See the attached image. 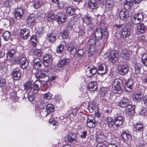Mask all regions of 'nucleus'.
I'll return each instance as SVG.
<instances>
[{
	"mask_svg": "<svg viewBox=\"0 0 147 147\" xmlns=\"http://www.w3.org/2000/svg\"><path fill=\"white\" fill-rule=\"evenodd\" d=\"M52 58L51 55L45 54L43 57V64L45 66L48 67L51 65L52 63Z\"/></svg>",
	"mask_w": 147,
	"mask_h": 147,
	"instance_id": "9",
	"label": "nucleus"
},
{
	"mask_svg": "<svg viewBox=\"0 0 147 147\" xmlns=\"http://www.w3.org/2000/svg\"><path fill=\"white\" fill-rule=\"evenodd\" d=\"M135 24H134L132 22H129L127 24L128 28L130 30H133L134 27V25Z\"/></svg>",
	"mask_w": 147,
	"mask_h": 147,
	"instance_id": "62",
	"label": "nucleus"
},
{
	"mask_svg": "<svg viewBox=\"0 0 147 147\" xmlns=\"http://www.w3.org/2000/svg\"><path fill=\"white\" fill-rule=\"evenodd\" d=\"M87 125L90 128H93L95 127L96 123L93 120L88 119L87 120Z\"/></svg>",
	"mask_w": 147,
	"mask_h": 147,
	"instance_id": "46",
	"label": "nucleus"
},
{
	"mask_svg": "<svg viewBox=\"0 0 147 147\" xmlns=\"http://www.w3.org/2000/svg\"><path fill=\"white\" fill-rule=\"evenodd\" d=\"M68 32L63 30L61 33V37L63 39H67L68 37Z\"/></svg>",
	"mask_w": 147,
	"mask_h": 147,
	"instance_id": "53",
	"label": "nucleus"
},
{
	"mask_svg": "<svg viewBox=\"0 0 147 147\" xmlns=\"http://www.w3.org/2000/svg\"><path fill=\"white\" fill-rule=\"evenodd\" d=\"M121 35L123 38H128L130 35V31L126 28L122 29L121 30Z\"/></svg>",
	"mask_w": 147,
	"mask_h": 147,
	"instance_id": "35",
	"label": "nucleus"
},
{
	"mask_svg": "<svg viewBox=\"0 0 147 147\" xmlns=\"http://www.w3.org/2000/svg\"><path fill=\"white\" fill-rule=\"evenodd\" d=\"M106 31V29L105 27L96 29L94 33L95 38L98 39H102L104 34L106 35L107 34Z\"/></svg>",
	"mask_w": 147,
	"mask_h": 147,
	"instance_id": "4",
	"label": "nucleus"
},
{
	"mask_svg": "<svg viewBox=\"0 0 147 147\" xmlns=\"http://www.w3.org/2000/svg\"><path fill=\"white\" fill-rule=\"evenodd\" d=\"M28 65V61L24 58H22L20 64V66L22 69L26 68Z\"/></svg>",
	"mask_w": 147,
	"mask_h": 147,
	"instance_id": "39",
	"label": "nucleus"
},
{
	"mask_svg": "<svg viewBox=\"0 0 147 147\" xmlns=\"http://www.w3.org/2000/svg\"><path fill=\"white\" fill-rule=\"evenodd\" d=\"M118 54L116 51H112L107 57L109 62L115 63L118 61Z\"/></svg>",
	"mask_w": 147,
	"mask_h": 147,
	"instance_id": "7",
	"label": "nucleus"
},
{
	"mask_svg": "<svg viewBox=\"0 0 147 147\" xmlns=\"http://www.w3.org/2000/svg\"><path fill=\"white\" fill-rule=\"evenodd\" d=\"M121 56L125 61H128L130 59L129 52L126 50H123L121 52Z\"/></svg>",
	"mask_w": 147,
	"mask_h": 147,
	"instance_id": "17",
	"label": "nucleus"
},
{
	"mask_svg": "<svg viewBox=\"0 0 147 147\" xmlns=\"http://www.w3.org/2000/svg\"><path fill=\"white\" fill-rule=\"evenodd\" d=\"M35 55L37 56L38 57H40L42 55V53L41 51L39 49L35 50L34 51Z\"/></svg>",
	"mask_w": 147,
	"mask_h": 147,
	"instance_id": "56",
	"label": "nucleus"
},
{
	"mask_svg": "<svg viewBox=\"0 0 147 147\" xmlns=\"http://www.w3.org/2000/svg\"><path fill=\"white\" fill-rule=\"evenodd\" d=\"M121 81L119 79H116L112 82V86L114 92L116 94H120L121 92Z\"/></svg>",
	"mask_w": 147,
	"mask_h": 147,
	"instance_id": "3",
	"label": "nucleus"
},
{
	"mask_svg": "<svg viewBox=\"0 0 147 147\" xmlns=\"http://www.w3.org/2000/svg\"><path fill=\"white\" fill-rule=\"evenodd\" d=\"M105 120L107 125L110 128L114 127L115 126V122L114 121H113L111 117H107L105 119Z\"/></svg>",
	"mask_w": 147,
	"mask_h": 147,
	"instance_id": "29",
	"label": "nucleus"
},
{
	"mask_svg": "<svg viewBox=\"0 0 147 147\" xmlns=\"http://www.w3.org/2000/svg\"><path fill=\"white\" fill-rule=\"evenodd\" d=\"M61 43V45H59L57 48L56 52L58 53H62L63 49L64 46H66V43L65 41H62Z\"/></svg>",
	"mask_w": 147,
	"mask_h": 147,
	"instance_id": "33",
	"label": "nucleus"
},
{
	"mask_svg": "<svg viewBox=\"0 0 147 147\" xmlns=\"http://www.w3.org/2000/svg\"><path fill=\"white\" fill-rule=\"evenodd\" d=\"M114 5V2L113 0H107L105 7L106 8L109 9L112 8Z\"/></svg>",
	"mask_w": 147,
	"mask_h": 147,
	"instance_id": "44",
	"label": "nucleus"
},
{
	"mask_svg": "<svg viewBox=\"0 0 147 147\" xmlns=\"http://www.w3.org/2000/svg\"><path fill=\"white\" fill-rule=\"evenodd\" d=\"M46 111L48 114H49L51 112H53L54 110V106L52 105L49 104H48L46 107Z\"/></svg>",
	"mask_w": 147,
	"mask_h": 147,
	"instance_id": "45",
	"label": "nucleus"
},
{
	"mask_svg": "<svg viewBox=\"0 0 147 147\" xmlns=\"http://www.w3.org/2000/svg\"><path fill=\"white\" fill-rule=\"evenodd\" d=\"M15 53V51L14 50H11L7 53V59L11 60L14 58V56Z\"/></svg>",
	"mask_w": 147,
	"mask_h": 147,
	"instance_id": "38",
	"label": "nucleus"
},
{
	"mask_svg": "<svg viewBox=\"0 0 147 147\" xmlns=\"http://www.w3.org/2000/svg\"><path fill=\"white\" fill-rule=\"evenodd\" d=\"M88 87L90 91H94L97 88V83L96 81L90 82L88 84Z\"/></svg>",
	"mask_w": 147,
	"mask_h": 147,
	"instance_id": "31",
	"label": "nucleus"
},
{
	"mask_svg": "<svg viewBox=\"0 0 147 147\" xmlns=\"http://www.w3.org/2000/svg\"><path fill=\"white\" fill-rule=\"evenodd\" d=\"M30 31L27 28H24L20 30V34L23 39H27L30 36Z\"/></svg>",
	"mask_w": 147,
	"mask_h": 147,
	"instance_id": "14",
	"label": "nucleus"
},
{
	"mask_svg": "<svg viewBox=\"0 0 147 147\" xmlns=\"http://www.w3.org/2000/svg\"><path fill=\"white\" fill-rule=\"evenodd\" d=\"M126 109V113L129 115L134 114V106L131 105H129Z\"/></svg>",
	"mask_w": 147,
	"mask_h": 147,
	"instance_id": "36",
	"label": "nucleus"
},
{
	"mask_svg": "<svg viewBox=\"0 0 147 147\" xmlns=\"http://www.w3.org/2000/svg\"><path fill=\"white\" fill-rule=\"evenodd\" d=\"M144 96L143 94L141 93L137 94L134 95L133 96V99L135 101H139L141 100H143Z\"/></svg>",
	"mask_w": 147,
	"mask_h": 147,
	"instance_id": "40",
	"label": "nucleus"
},
{
	"mask_svg": "<svg viewBox=\"0 0 147 147\" xmlns=\"http://www.w3.org/2000/svg\"><path fill=\"white\" fill-rule=\"evenodd\" d=\"M24 89L26 93L32 92V86L30 81H28L24 84Z\"/></svg>",
	"mask_w": 147,
	"mask_h": 147,
	"instance_id": "26",
	"label": "nucleus"
},
{
	"mask_svg": "<svg viewBox=\"0 0 147 147\" xmlns=\"http://www.w3.org/2000/svg\"><path fill=\"white\" fill-rule=\"evenodd\" d=\"M133 84L134 82L132 80H129L125 82V89L128 92L131 91L132 87L133 86Z\"/></svg>",
	"mask_w": 147,
	"mask_h": 147,
	"instance_id": "25",
	"label": "nucleus"
},
{
	"mask_svg": "<svg viewBox=\"0 0 147 147\" xmlns=\"http://www.w3.org/2000/svg\"><path fill=\"white\" fill-rule=\"evenodd\" d=\"M97 72V70L94 66H88L86 71V75L89 77H90L92 75L96 74Z\"/></svg>",
	"mask_w": 147,
	"mask_h": 147,
	"instance_id": "10",
	"label": "nucleus"
},
{
	"mask_svg": "<svg viewBox=\"0 0 147 147\" xmlns=\"http://www.w3.org/2000/svg\"><path fill=\"white\" fill-rule=\"evenodd\" d=\"M129 17V13L127 11H121L119 14V17L123 20H125Z\"/></svg>",
	"mask_w": 147,
	"mask_h": 147,
	"instance_id": "21",
	"label": "nucleus"
},
{
	"mask_svg": "<svg viewBox=\"0 0 147 147\" xmlns=\"http://www.w3.org/2000/svg\"><path fill=\"white\" fill-rule=\"evenodd\" d=\"M106 138L105 135L100 134L97 135L96 137V141L98 143L100 144H105L106 143Z\"/></svg>",
	"mask_w": 147,
	"mask_h": 147,
	"instance_id": "11",
	"label": "nucleus"
},
{
	"mask_svg": "<svg viewBox=\"0 0 147 147\" xmlns=\"http://www.w3.org/2000/svg\"><path fill=\"white\" fill-rule=\"evenodd\" d=\"M43 33L42 28H38L36 32V34L38 35L39 36H40Z\"/></svg>",
	"mask_w": 147,
	"mask_h": 147,
	"instance_id": "61",
	"label": "nucleus"
},
{
	"mask_svg": "<svg viewBox=\"0 0 147 147\" xmlns=\"http://www.w3.org/2000/svg\"><path fill=\"white\" fill-rule=\"evenodd\" d=\"M143 20V16L141 13H135L131 18V22L135 25L139 24Z\"/></svg>",
	"mask_w": 147,
	"mask_h": 147,
	"instance_id": "5",
	"label": "nucleus"
},
{
	"mask_svg": "<svg viewBox=\"0 0 147 147\" xmlns=\"http://www.w3.org/2000/svg\"><path fill=\"white\" fill-rule=\"evenodd\" d=\"M37 16L38 19L42 21L44 19L45 13L43 10L40 9L38 11Z\"/></svg>",
	"mask_w": 147,
	"mask_h": 147,
	"instance_id": "34",
	"label": "nucleus"
},
{
	"mask_svg": "<svg viewBox=\"0 0 147 147\" xmlns=\"http://www.w3.org/2000/svg\"><path fill=\"white\" fill-rule=\"evenodd\" d=\"M48 20L49 21H52L54 19L58 22L59 24H61L65 22L66 20V16L63 15L61 16L58 15L55 16L54 13L53 12H49L48 13Z\"/></svg>",
	"mask_w": 147,
	"mask_h": 147,
	"instance_id": "2",
	"label": "nucleus"
},
{
	"mask_svg": "<svg viewBox=\"0 0 147 147\" xmlns=\"http://www.w3.org/2000/svg\"><path fill=\"white\" fill-rule=\"evenodd\" d=\"M37 36L35 35H33L30 38V41L31 42L33 43V44H34V45H35L36 44V42H37Z\"/></svg>",
	"mask_w": 147,
	"mask_h": 147,
	"instance_id": "57",
	"label": "nucleus"
},
{
	"mask_svg": "<svg viewBox=\"0 0 147 147\" xmlns=\"http://www.w3.org/2000/svg\"><path fill=\"white\" fill-rule=\"evenodd\" d=\"M122 138L124 140L130 141L131 139V135L127 133L125 131H123L121 134Z\"/></svg>",
	"mask_w": 147,
	"mask_h": 147,
	"instance_id": "24",
	"label": "nucleus"
},
{
	"mask_svg": "<svg viewBox=\"0 0 147 147\" xmlns=\"http://www.w3.org/2000/svg\"><path fill=\"white\" fill-rule=\"evenodd\" d=\"M42 63V62H40V63H34V68L36 70L38 69L39 68L41 67Z\"/></svg>",
	"mask_w": 147,
	"mask_h": 147,
	"instance_id": "58",
	"label": "nucleus"
},
{
	"mask_svg": "<svg viewBox=\"0 0 147 147\" xmlns=\"http://www.w3.org/2000/svg\"><path fill=\"white\" fill-rule=\"evenodd\" d=\"M12 75L15 80H16L20 79L21 76V74L19 69H15L13 71Z\"/></svg>",
	"mask_w": 147,
	"mask_h": 147,
	"instance_id": "18",
	"label": "nucleus"
},
{
	"mask_svg": "<svg viewBox=\"0 0 147 147\" xmlns=\"http://www.w3.org/2000/svg\"><path fill=\"white\" fill-rule=\"evenodd\" d=\"M75 9L74 8L71 7H68L67 8L66 13L67 15L69 16L73 15L74 13Z\"/></svg>",
	"mask_w": 147,
	"mask_h": 147,
	"instance_id": "49",
	"label": "nucleus"
},
{
	"mask_svg": "<svg viewBox=\"0 0 147 147\" xmlns=\"http://www.w3.org/2000/svg\"><path fill=\"white\" fill-rule=\"evenodd\" d=\"M106 144H108V147L110 144H114L115 142V140L113 135L110 133H108L106 136Z\"/></svg>",
	"mask_w": 147,
	"mask_h": 147,
	"instance_id": "8",
	"label": "nucleus"
},
{
	"mask_svg": "<svg viewBox=\"0 0 147 147\" xmlns=\"http://www.w3.org/2000/svg\"><path fill=\"white\" fill-rule=\"evenodd\" d=\"M69 60L67 58L63 59L60 60L58 64V67H61L67 65L69 63Z\"/></svg>",
	"mask_w": 147,
	"mask_h": 147,
	"instance_id": "30",
	"label": "nucleus"
},
{
	"mask_svg": "<svg viewBox=\"0 0 147 147\" xmlns=\"http://www.w3.org/2000/svg\"><path fill=\"white\" fill-rule=\"evenodd\" d=\"M129 101L128 98L126 97H124L119 102L118 105L121 107L126 108L130 105L129 104Z\"/></svg>",
	"mask_w": 147,
	"mask_h": 147,
	"instance_id": "13",
	"label": "nucleus"
},
{
	"mask_svg": "<svg viewBox=\"0 0 147 147\" xmlns=\"http://www.w3.org/2000/svg\"><path fill=\"white\" fill-rule=\"evenodd\" d=\"M53 95L49 92H47L42 95L43 98L46 100H50L52 97Z\"/></svg>",
	"mask_w": 147,
	"mask_h": 147,
	"instance_id": "51",
	"label": "nucleus"
},
{
	"mask_svg": "<svg viewBox=\"0 0 147 147\" xmlns=\"http://www.w3.org/2000/svg\"><path fill=\"white\" fill-rule=\"evenodd\" d=\"M49 122L50 123H52L53 126H55V127L56 129L58 127V123L57 122L54 121V119L53 118H51L49 120Z\"/></svg>",
	"mask_w": 147,
	"mask_h": 147,
	"instance_id": "59",
	"label": "nucleus"
},
{
	"mask_svg": "<svg viewBox=\"0 0 147 147\" xmlns=\"http://www.w3.org/2000/svg\"><path fill=\"white\" fill-rule=\"evenodd\" d=\"M115 125L117 127L120 126L123 123V118L121 116H118L114 119Z\"/></svg>",
	"mask_w": 147,
	"mask_h": 147,
	"instance_id": "28",
	"label": "nucleus"
},
{
	"mask_svg": "<svg viewBox=\"0 0 147 147\" xmlns=\"http://www.w3.org/2000/svg\"><path fill=\"white\" fill-rule=\"evenodd\" d=\"M34 87L39 89L41 87V83L40 81L36 80L34 83Z\"/></svg>",
	"mask_w": 147,
	"mask_h": 147,
	"instance_id": "54",
	"label": "nucleus"
},
{
	"mask_svg": "<svg viewBox=\"0 0 147 147\" xmlns=\"http://www.w3.org/2000/svg\"><path fill=\"white\" fill-rule=\"evenodd\" d=\"M77 55L79 57L82 56L84 54V51L83 49H79L77 52Z\"/></svg>",
	"mask_w": 147,
	"mask_h": 147,
	"instance_id": "60",
	"label": "nucleus"
},
{
	"mask_svg": "<svg viewBox=\"0 0 147 147\" xmlns=\"http://www.w3.org/2000/svg\"><path fill=\"white\" fill-rule=\"evenodd\" d=\"M40 0H34L33 2V6L35 9L39 8L41 6Z\"/></svg>",
	"mask_w": 147,
	"mask_h": 147,
	"instance_id": "50",
	"label": "nucleus"
},
{
	"mask_svg": "<svg viewBox=\"0 0 147 147\" xmlns=\"http://www.w3.org/2000/svg\"><path fill=\"white\" fill-rule=\"evenodd\" d=\"M118 70L121 75L126 74L128 71V66L127 65H119L118 67Z\"/></svg>",
	"mask_w": 147,
	"mask_h": 147,
	"instance_id": "12",
	"label": "nucleus"
},
{
	"mask_svg": "<svg viewBox=\"0 0 147 147\" xmlns=\"http://www.w3.org/2000/svg\"><path fill=\"white\" fill-rule=\"evenodd\" d=\"M138 24L137 28L138 31L142 33H144L146 30V26L142 23H140Z\"/></svg>",
	"mask_w": 147,
	"mask_h": 147,
	"instance_id": "23",
	"label": "nucleus"
},
{
	"mask_svg": "<svg viewBox=\"0 0 147 147\" xmlns=\"http://www.w3.org/2000/svg\"><path fill=\"white\" fill-rule=\"evenodd\" d=\"M107 92V88L101 87L100 88V94L102 96H104L105 95Z\"/></svg>",
	"mask_w": 147,
	"mask_h": 147,
	"instance_id": "55",
	"label": "nucleus"
},
{
	"mask_svg": "<svg viewBox=\"0 0 147 147\" xmlns=\"http://www.w3.org/2000/svg\"><path fill=\"white\" fill-rule=\"evenodd\" d=\"M88 6L89 8L92 9H96L98 7L95 0H91L88 2Z\"/></svg>",
	"mask_w": 147,
	"mask_h": 147,
	"instance_id": "22",
	"label": "nucleus"
},
{
	"mask_svg": "<svg viewBox=\"0 0 147 147\" xmlns=\"http://www.w3.org/2000/svg\"><path fill=\"white\" fill-rule=\"evenodd\" d=\"M67 49L71 54H74L77 53L76 49L74 47L73 44L71 46L70 44L68 46Z\"/></svg>",
	"mask_w": 147,
	"mask_h": 147,
	"instance_id": "47",
	"label": "nucleus"
},
{
	"mask_svg": "<svg viewBox=\"0 0 147 147\" xmlns=\"http://www.w3.org/2000/svg\"><path fill=\"white\" fill-rule=\"evenodd\" d=\"M142 61L143 65L147 67V55H144L142 57Z\"/></svg>",
	"mask_w": 147,
	"mask_h": 147,
	"instance_id": "52",
	"label": "nucleus"
},
{
	"mask_svg": "<svg viewBox=\"0 0 147 147\" xmlns=\"http://www.w3.org/2000/svg\"><path fill=\"white\" fill-rule=\"evenodd\" d=\"M93 18L90 16H86L84 18L83 20L84 22L87 24H89L92 23Z\"/></svg>",
	"mask_w": 147,
	"mask_h": 147,
	"instance_id": "41",
	"label": "nucleus"
},
{
	"mask_svg": "<svg viewBox=\"0 0 147 147\" xmlns=\"http://www.w3.org/2000/svg\"><path fill=\"white\" fill-rule=\"evenodd\" d=\"M24 11L22 8H19L16 11L15 16L17 19L21 18L24 13Z\"/></svg>",
	"mask_w": 147,
	"mask_h": 147,
	"instance_id": "19",
	"label": "nucleus"
},
{
	"mask_svg": "<svg viewBox=\"0 0 147 147\" xmlns=\"http://www.w3.org/2000/svg\"><path fill=\"white\" fill-rule=\"evenodd\" d=\"M142 65L140 63L136 62L134 68L135 73L136 74H138L140 73V71Z\"/></svg>",
	"mask_w": 147,
	"mask_h": 147,
	"instance_id": "43",
	"label": "nucleus"
},
{
	"mask_svg": "<svg viewBox=\"0 0 147 147\" xmlns=\"http://www.w3.org/2000/svg\"><path fill=\"white\" fill-rule=\"evenodd\" d=\"M6 82L5 79L0 78V86L1 87L3 86V85L5 84Z\"/></svg>",
	"mask_w": 147,
	"mask_h": 147,
	"instance_id": "63",
	"label": "nucleus"
},
{
	"mask_svg": "<svg viewBox=\"0 0 147 147\" xmlns=\"http://www.w3.org/2000/svg\"><path fill=\"white\" fill-rule=\"evenodd\" d=\"M26 97H27L28 100L31 102H32L34 99V97L32 92L26 93L25 94L24 97L26 98Z\"/></svg>",
	"mask_w": 147,
	"mask_h": 147,
	"instance_id": "37",
	"label": "nucleus"
},
{
	"mask_svg": "<svg viewBox=\"0 0 147 147\" xmlns=\"http://www.w3.org/2000/svg\"><path fill=\"white\" fill-rule=\"evenodd\" d=\"M49 72V70L43 71L38 73L36 74V77L37 78L39 79L40 81L46 82L49 79L47 76V74Z\"/></svg>",
	"mask_w": 147,
	"mask_h": 147,
	"instance_id": "6",
	"label": "nucleus"
},
{
	"mask_svg": "<svg viewBox=\"0 0 147 147\" xmlns=\"http://www.w3.org/2000/svg\"><path fill=\"white\" fill-rule=\"evenodd\" d=\"M11 36L10 32L8 31H5L3 35V37L5 41L9 40Z\"/></svg>",
	"mask_w": 147,
	"mask_h": 147,
	"instance_id": "48",
	"label": "nucleus"
},
{
	"mask_svg": "<svg viewBox=\"0 0 147 147\" xmlns=\"http://www.w3.org/2000/svg\"><path fill=\"white\" fill-rule=\"evenodd\" d=\"M14 61L16 63L20 64L22 58H19L17 57H15L14 58Z\"/></svg>",
	"mask_w": 147,
	"mask_h": 147,
	"instance_id": "64",
	"label": "nucleus"
},
{
	"mask_svg": "<svg viewBox=\"0 0 147 147\" xmlns=\"http://www.w3.org/2000/svg\"><path fill=\"white\" fill-rule=\"evenodd\" d=\"M56 39V34L53 33L48 34L47 36V40L50 43H53Z\"/></svg>",
	"mask_w": 147,
	"mask_h": 147,
	"instance_id": "20",
	"label": "nucleus"
},
{
	"mask_svg": "<svg viewBox=\"0 0 147 147\" xmlns=\"http://www.w3.org/2000/svg\"><path fill=\"white\" fill-rule=\"evenodd\" d=\"M36 18L35 15L34 14H30L27 20V22L28 25L31 26L34 25L36 22Z\"/></svg>",
	"mask_w": 147,
	"mask_h": 147,
	"instance_id": "15",
	"label": "nucleus"
},
{
	"mask_svg": "<svg viewBox=\"0 0 147 147\" xmlns=\"http://www.w3.org/2000/svg\"><path fill=\"white\" fill-rule=\"evenodd\" d=\"M99 41H96V39L92 38L89 40L87 42V45L88 49V55L90 56L93 55L95 51V46H99L100 44L98 43Z\"/></svg>",
	"mask_w": 147,
	"mask_h": 147,
	"instance_id": "1",
	"label": "nucleus"
},
{
	"mask_svg": "<svg viewBox=\"0 0 147 147\" xmlns=\"http://www.w3.org/2000/svg\"><path fill=\"white\" fill-rule=\"evenodd\" d=\"M68 141L70 143L74 144L76 142V135L71 133L65 137Z\"/></svg>",
	"mask_w": 147,
	"mask_h": 147,
	"instance_id": "16",
	"label": "nucleus"
},
{
	"mask_svg": "<svg viewBox=\"0 0 147 147\" xmlns=\"http://www.w3.org/2000/svg\"><path fill=\"white\" fill-rule=\"evenodd\" d=\"M144 128V125L141 123H136L134 125V129L136 131L140 132L143 130Z\"/></svg>",
	"mask_w": 147,
	"mask_h": 147,
	"instance_id": "32",
	"label": "nucleus"
},
{
	"mask_svg": "<svg viewBox=\"0 0 147 147\" xmlns=\"http://www.w3.org/2000/svg\"><path fill=\"white\" fill-rule=\"evenodd\" d=\"M106 72V66L104 64L100 65L98 69V73L99 74H104Z\"/></svg>",
	"mask_w": 147,
	"mask_h": 147,
	"instance_id": "27",
	"label": "nucleus"
},
{
	"mask_svg": "<svg viewBox=\"0 0 147 147\" xmlns=\"http://www.w3.org/2000/svg\"><path fill=\"white\" fill-rule=\"evenodd\" d=\"M133 0H126V1L124 4V7L126 10H127L130 8L132 5Z\"/></svg>",
	"mask_w": 147,
	"mask_h": 147,
	"instance_id": "42",
	"label": "nucleus"
}]
</instances>
